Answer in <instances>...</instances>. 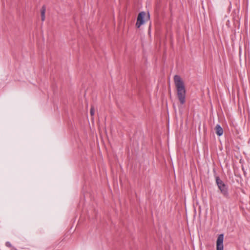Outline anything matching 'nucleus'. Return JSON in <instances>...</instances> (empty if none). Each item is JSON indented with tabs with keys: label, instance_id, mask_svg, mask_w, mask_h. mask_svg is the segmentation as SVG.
<instances>
[{
	"label": "nucleus",
	"instance_id": "obj_1",
	"mask_svg": "<svg viewBox=\"0 0 250 250\" xmlns=\"http://www.w3.org/2000/svg\"><path fill=\"white\" fill-rule=\"evenodd\" d=\"M175 85L177 90V95L178 98L181 103L183 104L186 101V89L184 83L178 75H175L174 77Z\"/></svg>",
	"mask_w": 250,
	"mask_h": 250
},
{
	"label": "nucleus",
	"instance_id": "obj_2",
	"mask_svg": "<svg viewBox=\"0 0 250 250\" xmlns=\"http://www.w3.org/2000/svg\"><path fill=\"white\" fill-rule=\"evenodd\" d=\"M216 183L221 193L227 197L229 196L228 186L218 177L216 178Z\"/></svg>",
	"mask_w": 250,
	"mask_h": 250
},
{
	"label": "nucleus",
	"instance_id": "obj_3",
	"mask_svg": "<svg viewBox=\"0 0 250 250\" xmlns=\"http://www.w3.org/2000/svg\"><path fill=\"white\" fill-rule=\"evenodd\" d=\"M223 241L224 235L223 234H219L218 236L216 242V249L217 250H223Z\"/></svg>",
	"mask_w": 250,
	"mask_h": 250
},
{
	"label": "nucleus",
	"instance_id": "obj_4",
	"mask_svg": "<svg viewBox=\"0 0 250 250\" xmlns=\"http://www.w3.org/2000/svg\"><path fill=\"white\" fill-rule=\"evenodd\" d=\"M146 16V13L145 12H140L137 17V20L136 23V26L137 28H139L141 25L145 23L144 18Z\"/></svg>",
	"mask_w": 250,
	"mask_h": 250
},
{
	"label": "nucleus",
	"instance_id": "obj_5",
	"mask_svg": "<svg viewBox=\"0 0 250 250\" xmlns=\"http://www.w3.org/2000/svg\"><path fill=\"white\" fill-rule=\"evenodd\" d=\"M215 129L216 133L218 136H220L223 135L224 131L220 125L218 124L217 125L215 126Z\"/></svg>",
	"mask_w": 250,
	"mask_h": 250
},
{
	"label": "nucleus",
	"instance_id": "obj_6",
	"mask_svg": "<svg viewBox=\"0 0 250 250\" xmlns=\"http://www.w3.org/2000/svg\"><path fill=\"white\" fill-rule=\"evenodd\" d=\"M45 11H46L45 7L44 6H43L41 9V18H42V21H44L45 20Z\"/></svg>",
	"mask_w": 250,
	"mask_h": 250
},
{
	"label": "nucleus",
	"instance_id": "obj_7",
	"mask_svg": "<svg viewBox=\"0 0 250 250\" xmlns=\"http://www.w3.org/2000/svg\"><path fill=\"white\" fill-rule=\"evenodd\" d=\"M94 113H95V111H94V107H91V108L90 109V114H91V116H94Z\"/></svg>",
	"mask_w": 250,
	"mask_h": 250
},
{
	"label": "nucleus",
	"instance_id": "obj_8",
	"mask_svg": "<svg viewBox=\"0 0 250 250\" xmlns=\"http://www.w3.org/2000/svg\"><path fill=\"white\" fill-rule=\"evenodd\" d=\"M6 246L7 247H11V244L9 242H7L6 243Z\"/></svg>",
	"mask_w": 250,
	"mask_h": 250
}]
</instances>
